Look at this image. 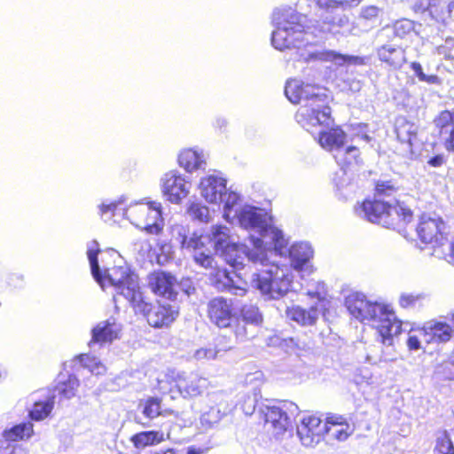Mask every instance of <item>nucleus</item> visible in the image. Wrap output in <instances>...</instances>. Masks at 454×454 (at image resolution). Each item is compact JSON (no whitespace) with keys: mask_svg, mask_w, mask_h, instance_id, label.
Instances as JSON below:
<instances>
[{"mask_svg":"<svg viewBox=\"0 0 454 454\" xmlns=\"http://www.w3.org/2000/svg\"><path fill=\"white\" fill-rule=\"evenodd\" d=\"M272 250L267 251V254ZM247 268L251 271L243 273L231 272L225 269H217L215 272L216 287L228 291L238 296H244L247 291V281L258 289L268 300H278L289 290L291 279L286 270L276 264L269 263V255L263 262L248 263Z\"/></svg>","mask_w":454,"mask_h":454,"instance_id":"nucleus-1","label":"nucleus"},{"mask_svg":"<svg viewBox=\"0 0 454 454\" xmlns=\"http://www.w3.org/2000/svg\"><path fill=\"white\" fill-rule=\"evenodd\" d=\"M271 24L274 27L271 32V45L278 51L295 49L297 59L295 62L306 63L309 74L311 68L309 67L312 58L310 50L312 38V20L307 15L302 14L292 7L276 8L271 14Z\"/></svg>","mask_w":454,"mask_h":454,"instance_id":"nucleus-2","label":"nucleus"},{"mask_svg":"<svg viewBox=\"0 0 454 454\" xmlns=\"http://www.w3.org/2000/svg\"><path fill=\"white\" fill-rule=\"evenodd\" d=\"M240 195L231 193L228 196L223 217L231 223L236 222L241 228L254 232L260 239V247L265 251L275 250L282 254L286 240L280 230L274 227L268 213L260 207L251 205H240Z\"/></svg>","mask_w":454,"mask_h":454,"instance_id":"nucleus-3","label":"nucleus"},{"mask_svg":"<svg viewBox=\"0 0 454 454\" xmlns=\"http://www.w3.org/2000/svg\"><path fill=\"white\" fill-rule=\"evenodd\" d=\"M349 314L362 323L371 324L376 330L377 340L385 346H392L401 324L395 311L383 303L371 301L362 293L352 292L345 297Z\"/></svg>","mask_w":454,"mask_h":454,"instance_id":"nucleus-4","label":"nucleus"},{"mask_svg":"<svg viewBox=\"0 0 454 454\" xmlns=\"http://www.w3.org/2000/svg\"><path fill=\"white\" fill-rule=\"evenodd\" d=\"M204 241L211 244L216 254H219L223 259L234 269V272L246 270L248 263H256L257 262H265L267 254L260 247V239L254 235L249 237V243L253 247L248 248L247 245H239L233 241L230 235V229L226 226H213L208 237L200 236Z\"/></svg>","mask_w":454,"mask_h":454,"instance_id":"nucleus-5","label":"nucleus"},{"mask_svg":"<svg viewBox=\"0 0 454 454\" xmlns=\"http://www.w3.org/2000/svg\"><path fill=\"white\" fill-rule=\"evenodd\" d=\"M394 191L389 182L378 183L376 193L378 199L364 200L356 208L358 216L386 228L403 231V227L412 219V212L403 203L395 200H385L381 196H389Z\"/></svg>","mask_w":454,"mask_h":454,"instance_id":"nucleus-6","label":"nucleus"},{"mask_svg":"<svg viewBox=\"0 0 454 454\" xmlns=\"http://www.w3.org/2000/svg\"><path fill=\"white\" fill-rule=\"evenodd\" d=\"M99 251V245L96 240L88 243L87 255L93 278L102 289H106L107 286L114 288L115 302L120 297H123L131 305L142 294L137 275L127 265L114 266L102 271L98 261Z\"/></svg>","mask_w":454,"mask_h":454,"instance_id":"nucleus-7","label":"nucleus"},{"mask_svg":"<svg viewBox=\"0 0 454 454\" xmlns=\"http://www.w3.org/2000/svg\"><path fill=\"white\" fill-rule=\"evenodd\" d=\"M285 94L291 103L300 106L295 120L309 133L312 128V84L300 79L290 80L286 84Z\"/></svg>","mask_w":454,"mask_h":454,"instance_id":"nucleus-8","label":"nucleus"},{"mask_svg":"<svg viewBox=\"0 0 454 454\" xmlns=\"http://www.w3.org/2000/svg\"><path fill=\"white\" fill-rule=\"evenodd\" d=\"M170 233L172 239L180 245L182 249L192 253L197 264L205 269H215V262L211 249L204 247V241L200 239V236L194 233L189 236V229L183 224H173L170 228Z\"/></svg>","mask_w":454,"mask_h":454,"instance_id":"nucleus-9","label":"nucleus"},{"mask_svg":"<svg viewBox=\"0 0 454 454\" xmlns=\"http://www.w3.org/2000/svg\"><path fill=\"white\" fill-rule=\"evenodd\" d=\"M131 306L136 313L143 314L148 324L155 328L168 326L178 315V309L175 305L168 302L153 305L145 301L143 294L133 301Z\"/></svg>","mask_w":454,"mask_h":454,"instance_id":"nucleus-10","label":"nucleus"},{"mask_svg":"<svg viewBox=\"0 0 454 454\" xmlns=\"http://www.w3.org/2000/svg\"><path fill=\"white\" fill-rule=\"evenodd\" d=\"M126 214L137 221V226H141L149 234L158 235L163 230L164 220L159 202L137 203Z\"/></svg>","mask_w":454,"mask_h":454,"instance_id":"nucleus-11","label":"nucleus"},{"mask_svg":"<svg viewBox=\"0 0 454 454\" xmlns=\"http://www.w3.org/2000/svg\"><path fill=\"white\" fill-rule=\"evenodd\" d=\"M227 180L222 173L214 171L200 178L199 191L200 196L208 203L223 205V214L228 196L237 193L231 188L227 189Z\"/></svg>","mask_w":454,"mask_h":454,"instance_id":"nucleus-12","label":"nucleus"},{"mask_svg":"<svg viewBox=\"0 0 454 454\" xmlns=\"http://www.w3.org/2000/svg\"><path fill=\"white\" fill-rule=\"evenodd\" d=\"M444 223L438 216L423 215L416 228L417 234L420 240L426 244H432L435 247L446 246L450 256L454 260V242L449 244L443 235Z\"/></svg>","mask_w":454,"mask_h":454,"instance_id":"nucleus-13","label":"nucleus"},{"mask_svg":"<svg viewBox=\"0 0 454 454\" xmlns=\"http://www.w3.org/2000/svg\"><path fill=\"white\" fill-rule=\"evenodd\" d=\"M298 411V406L288 401L281 403L280 406H266L262 411L268 430H270L275 437H279L292 427V420L288 412L294 415Z\"/></svg>","mask_w":454,"mask_h":454,"instance_id":"nucleus-14","label":"nucleus"},{"mask_svg":"<svg viewBox=\"0 0 454 454\" xmlns=\"http://www.w3.org/2000/svg\"><path fill=\"white\" fill-rule=\"evenodd\" d=\"M354 429L340 416H331L323 422L320 418L314 417V434L325 435L328 442L346 441Z\"/></svg>","mask_w":454,"mask_h":454,"instance_id":"nucleus-15","label":"nucleus"},{"mask_svg":"<svg viewBox=\"0 0 454 454\" xmlns=\"http://www.w3.org/2000/svg\"><path fill=\"white\" fill-rule=\"evenodd\" d=\"M160 187L168 201L180 204L190 193L191 184L178 171L171 170L160 178Z\"/></svg>","mask_w":454,"mask_h":454,"instance_id":"nucleus-16","label":"nucleus"},{"mask_svg":"<svg viewBox=\"0 0 454 454\" xmlns=\"http://www.w3.org/2000/svg\"><path fill=\"white\" fill-rule=\"evenodd\" d=\"M148 286L157 295L175 300L177 295L176 278L170 273L157 271L148 276Z\"/></svg>","mask_w":454,"mask_h":454,"instance_id":"nucleus-17","label":"nucleus"},{"mask_svg":"<svg viewBox=\"0 0 454 454\" xmlns=\"http://www.w3.org/2000/svg\"><path fill=\"white\" fill-rule=\"evenodd\" d=\"M207 313L211 322L221 328L231 326L235 320L231 302L223 297L214 298L208 302Z\"/></svg>","mask_w":454,"mask_h":454,"instance_id":"nucleus-18","label":"nucleus"},{"mask_svg":"<svg viewBox=\"0 0 454 454\" xmlns=\"http://www.w3.org/2000/svg\"><path fill=\"white\" fill-rule=\"evenodd\" d=\"M433 135L439 137L448 151H454V112L442 111L434 119Z\"/></svg>","mask_w":454,"mask_h":454,"instance_id":"nucleus-19","label":"nucleus"},{"mask_svg":"<svg viewBox=\"0 0 454 454\" xmlns=\"http://www.w3.org/2000/svg\"><path fill=\"white\" fill-rule=\"evenodd\" d=\"M208 410L204 411L200 417L201 424L206 427H212L218 423L227 413L229 406L224 395L221 393H211L207 395Z\"/></svg>","mask_w":454,"mask_h":454,"instance_id":"nucleus-20","label":"nucleus"},{"mask_svg":"<svg viewBox=\"0 0 454 454\" xmlns=\"http://www.w3.org/2000/svg\"><path fill=\"white\" fill-rule=\"evenodd\" d=\"M121 331V325L114 317L99 322L91 330V340L89 342L90 348H93L96 345L102 346L105 343L112 342L119 337Z\"/></svg>","mask_w":454,"mask_h":454,"instance_id":"nucleus-21","label":"nucleus"},{"mask_svg":"<svg viewBox=\"0 0 454 454\" xmlns=\"http://www.w3.org/2000/svg\"><path fill=\"white\" fill-rule=\"evenodd\" d=\"M176 387L179 392L184 396H197L200 395L207 386L205 378L197 373L178 372L175 377Z\"/></svg>","mask_w":454,"mask_h":454,"instance_id":"nucleus-22","label":"nucleus"},{"mask_svg":"<svg viewBox=\"0 0 454 454\" xmlns=\"http://www.w3.org/2000/svg\"><path fill=\"white\" fill-rule=\"evenodd\" d=\"M311 254L310 247L308 243L294 244L289 249V257L292 267L301 272L310 273L309 258Z\"/></svg>","mask_w":454,"mask_h":454,"instance_id":"nucleus-23","label":"nucleus"},{"mask_svg":"<svg viewBox=\"0 0 454 454\" xmlns=\"http://www.w3.org/2000/svg\"><path fill=\"white\" fill-rule=\"evenodd\" d=\"M322 30L334 35H356L355 25L344 14H337L331 19L326 18L323 23Z\"/></svg>","mask_w":454,"mask_h":454,"instance_id":"nucleus-24","label":"nucleus"},{"mask_svg":"<svg viewBox=\"0 0 454 454\" xmlns=\"http://www.w3.org/2000/svg\"><path fill=\"white\" fill-rule=\"evenodd\" d=\"M418 126L407 121L405 118H398L395 123V133L397 139L406 145L405 152L412 153V146L417 141Z\"/></svg>","mask_w":454,"mask_h":454,"instance_id":"nucleus-25","label":"nucleus"},{"mask_svg":"<svg viewBox=\"0 0 454 454\" xmlns=\"http://www.w3.org/2000/svg\"><path fill=\"white\" fill-rule=\"evenodd\" d=\"M322 92L314 91V119H317L320 125L329 127L333 123L331 118V109L328 103L331 97L325 93V90Z\"/></svg>","mask_w":454,"mask_h":454,"instance_id":"nucleus-26","label":"nucleus"},{"mask_svg":"<svg viewBox=\"0 0 454 454\" xmlns=\"http://www.w3.org/2000/svg\"><path fill=\"white\" fill-rule=\"evenodd\" d=\"M346 139L345 132L340 128L319 131L318 143L325 150L334 152V153L342 149Z\"/></svg>","mask_w":454,"mask_h":454,"instance_id":"nucleus-27","label":"nucleus"},{"mask_svg":"<svg viewBox=\"0 0 454 454\" xmlns=\"http://www.w3.org/2000/svg\"><path fill=\"white\" fill-rule=\"evenodd\" d=\"M430 16L438 22L445 23L454 9V0H421Z\"/></svg>","mask_w":454,"mask_h":454,"instance_id":"nucleus-28","label":"nucleus"},{"mask_svg":"<svg viewBox=\"0 0 454 454\" xmlns=\"http://www.w3.org/2000/svg\"><path fill=\"white\" fill-rule=\"evenodd\" d=\"M206 158L203 151L185 149L180 153L178 162L187 172H193L205 168Z\"/></svg>","mask_w":454,"mask_h":454,"instance_id":"nucleus-29","label":"nucleus"},{"mask_svg":"<svg viewBox=\"0 0 454 454\" xmlns=\"http://www.w3.org/2000/svg\"><path fill=\"white\" fill-rule=\"evenodd\" d=\"M314 59L331 61L338 66H344L346 64L362 66L365 64V59L363 57L342 55L333 51H314Z\"/></svg>","mask_w":454,"mask_h":454,"instance_id":"nucleus-30","label":"nucleus"},{"mask_svg":"<svg viewBox=\"0 0 454 454\" xmlns=\"http://www.w3.org/2000/svg\"><path fill=\"white\" fill-rule=\"evenodd\" d=\"M317 302L314 305V311L319 310L325 317L326 314H330L331 309L334 308L332 296L328 294L327 287L324 282H317L314 286V300Z\"/></svg>","mask_w":454,"mask_h":454,"instance_id":"nucleus-31","label":"nucleus"},{"mask_svg":"<svg viewBox=\"0 0 454 454\" xmlns=\"http://www.w3.org/2000/svg\"><path fill=\"white\" fill-rule=\"evenodd\" d=\"M380 59L394 68L400 67L404 61L403 51L401 48L384 45L378 50Z\"/></svg>","mask_w":454,"mask_h":454,"instance_id":"nucleus-32","label":"nucleus"},{"mask_svg":"<svg viewBox=\"0 0 454 454\" xmlns=\"http://www.w3.org/2000/svg\"><path fill=\"white\" fill-rule=\"evenodd\" d=\"M432 342L444 343L453 336V329L444 322L432 320L427 322Z\"/></svg>","mask_w":454,"mask_h":454,"instance_id":"nucleus-33","label":"nucleus"},{"mask_svg":"<svg viewBox=\"0 0 454 454\" xmlns=\"http://www.w3.org/2000/svg\"><path fill=\"white\" fill-rule=\"evenodd\" d=\"M55 395H48L43 400L35 401L29 411V416L33 420H43L49 416L54 406Z\"/></svg>","mask_w":454,"mask_h":454,"instance_id":"nucleus-34","label":"nucleus"},{"mask_svg":"<svg viewBox=\"0 0 454 454\" xmlns=\"http://www.w3.org/2000/svg\"><path fill=\"white\" fill-rule=\"evenodd\" d=\"M34 433L33 424L31 422H24L18 424L10 429L3 432V437L8 442H16L31 437Z\"/></svg>","mask_w":454,"mask_h":454,"instance_id":"nucleus-35","label":"nucleus"},{"mask_svg":"<svg viewBox=\"0 0 454 454\" xmlns=\"http://www.w3.org/2000/svg\"><path fill=\"white\" fill-rule=\"evenodd\" d=\"M139 409L143 415L149 419H153L159 416H165L168 411H163L160 405V400L156 397H149L139 403Z\"/></svg>","mask_w":454,"mask_h":454,"instance_id":"nucleus-36","label":"nucleus"},{"mask_svg":"<svg viewBox=\"0 0 454 454\" xmlns=\"http://www.w3.org/2000/svg\"><path fill=\"white\" fill-rule=\"evenodd\" d=\"M136 448H145L163 441V433L160 431H146L136 434L131 438Z\"/></svg>","mask_w":454,"mask_h":454,"instance_id":"nucleus-37","label":"nucleus"},{"mask_svg":"<svg viewBox=\"0 0 454 454\" xmlns=\"http://www.w3.org/2000/svg\"><path fill=\"white\" fill-rule=\"evenodd\" d=\"M312 416H303L297 424L296 434L302 445L312 446Z\"/></svg>","mask_w":454,"mask_h":454,"instance_id":"nucleus-38","label":"nucleus"},{"mask_svg":"<svg viewBox=\"0 0 454 454\" xmlns=\"http://www.w3.org/2000/svg\"><path fill=\"white\" fill-rule=\"evenodd\" d=\"M359 149L356 146L349 145L342 147L338 153H334V158L337 163L342 167L350 166L352 164H358L359 162Z\"/></svg>","mask_w":454,"mask_h":454,"instance_id":"nucleus-39","label":"nucleus"},{"mask_svg":"<svg viewBox=\"0 0 454 454\" xmlns=\"http://www.w3.org/2000/svg\"><path fill=\"white\" fill-rule=\"evenodd\" d=\"M241 319L248 325L258 327L262 324L263 317L259 308L254 304H245L240 310Z\"/></svg>","mask_w":454,"mask_h":454,"instance_id":"nucleus-40","label":"nucleus"},{"mask_svg":"<svg viewBox=\"0 0 454 454\" xmlns=\"http://www.w3.org/2000/svg\"><path fill=\"white\" fill-rule=\"evenodd\" d=\"M79 387V380L74 375H69L68 379L65 381H60L55 391L61 398L69 400L76 394L77 387Z\"/></svg>","mask_w":454,"mask_h":454,"instance_id":"nucleus-41","label":"nucleus"},{"mask_svg":"<svg viewBox=\"0 0 454 454\" xmlns=\"http://www.w3.org/2000/svg\"><path fill=\"white\" fill-rule=\"evenodd\" d=\"M187 213L192 219L198 220L200 223H208L212 217L209 208L197 202H193L189 206Z\"/></svg>","mask_w":454,"mask_h":454,"instance_id":"nucleus-42","label":"nucleus"},{"mask_svg":"<svg viewBox=\"0 0 454 454\" xmlns=\"http://www.w3.org/2000/svg\"><path fill=\"white\" fill-rule=\"evenodd\" d=\"M398 322L401 324L400 331L395 335V339L398 337V335L402 332H405L408 334L407 339V347L409 350L417 351L422 348L421 340H419L418 337L412 332V324L409 322H402L398 319Z\"/></svg>","mask_w":454,"mask_h":454,"instance_id":"nucleus-43","label":"nucleus"},{"mask_svg":"<svg viewBox=\"0 0 454 454\" xmlns=\"http://www.w3.org/2000/svg\"><path fill=\"white\" fill-rule=\"evenodd\" d=\"M427 298L423 292L402 293L399 297V305L403 309L413 308Z\"/></svg>","mask_w":454,"mask_h":454,"instance_id":"nucleus-44","label":"nucleus"},{"mask_svg":"<svg viewBox=\"0 0 454 454\" xmlns=\"http://www.w3.org/2000/svg\"><path fill=\"white\" fill-rule=\"evenodd\" d=\"M80 361L82 366L87 368L92 374L102 375L106 372L105 365L95 356L85 354L81 355Z\"/></svg>","mask_w":454,"mask_h":454,"instance_id":"nucleus-45","label":"nucleus"},{"mask_svg":"<svg viewBox=\"0 0 454 454\" xmlns=\"http://www.w3.org/2000/svg\"><path fill=\"white\" fill-rule=\"evenodd\" d=\"M288 317L301 325H310L312 324V317L309 311L301 307H293L287 311Z\"/></svg>","mask_w":454,"mask_h":454,"instance_id":"nucleus-46","label":"nucleus"},{"mask_svg":"<svg viewBox=\"0 0 454 454\" xmlns=\"http://www.w3.org/2000/svg\"><path fill=\"white\" fill-rule=\"evenodd\" d=\"M236 325L234 326V334L239 340H244L253 338L255 335V327L248 325L243 319L234 320Z\"/></svg>","mask_w":454,"mask_h":454,"instance_id":"nucleus-47","label":"nucleus"},{"mask_svg":"<svg viewBox=\"0 0 454 454\" xmlns=\"http://www.w3.org/2000/svg\"><path fill=\"white\" fill-rule=\"evenodd\" d=\"M434 450L440 454H454V446L445 431L438 434Z\"/></svg>","mask_w":454,"mask_h":454,"instance_id":"nucleus-48","label":"nucleus"},{"mask_svg":"<svg viewBox=\"0 0 454 454\" xmlns=\"http://www.w3.org/2000/svg\"><path fill=\"white\" fill-rule=\"evenodd\" d=\"M394 34L399 38H404L414 30V24L410 20H401L396 21L393 26Z\"/></svg>","mask_w":454,"mask_h":454,"instance_id":"nucleus-49","label":"nucleus"},{"mask_svg":"<svg viewBox=\"0 0 454 454\" xmlns=\"http://www.w3.org/2000/svg\"><path fill=\"white\" fill-rule=\"evenodd\" d=\"M218 354V350L215 348L207 347L200 348L194 350L191 358L197 362L208 361L215 359Z\"/></svg>","mask_w":454,"mask_h":454,"instance_id":"nucleus-50","label":"nucleus"},{"mask_svg":"<svg viewBox=\"0 0 454 454\" xmlns=\"http://www.w3.org/2000/svg\"><path fill=\"white\" fill-rule=\"evenodd\" d=\"M411 67L419 81L425 82L428 84L440 83V79L438 78V76L434 75V74H430V75L426 74L423 72L422 67L419 63L412 62L411 64Z\"/></svg>","mask_w":454,"mask_h":454,"instance_id":"nucleus-51","label":"nucleus"},{"mask_svg":"<svg viewBox=\"0 0 454 454\" xmlns=\"http://www.w3.org/2000/svg\"><path fill=\"white\" fill-rule=\"evenodd\" d=\"M380 12V9L374 5L363 7L360 12L357 24L360 25L364 20L374 22L377 20Z\"/></svg>","mask_w":454,"mask_h":454,"instance_id":"nucleus-52","label":"nucleus"},{"mask_svg":"<svg viewBox=\"0 0 454 454\" xmlns=\"http://www.w3.org/2000/svg\"><path fill=\"white\" fill-rule=\"evenodd\" d=\"M132 250L141 256L149 254L152 249L150 241L145 238H137L132 241Z\"/></svg>","mask_w":454,"mask_h":454,"instance_id":"nucleus-53","label":"nucleus"},{"mask_svg":"<svg viewBox=\"0 0 454 454\" xmlns=\"http://www.w3.org/2000/svg\"><path fill=\"white\" fill-rule=\"evenodd\" d=\"M354 382L357 386L365 385H372L374 384V380L372 373L366 369H359L354 375Z\"/></svg>","mask_w":454,"mask_h":454,"instance_id":"nucleus-54","label":"nucleus"},{"mask_svg":"<svg viewBox=\"0 0 454 454\" xmlns=\"http://www.w3.org/2000/svg\"><path fill=\"white\" fill-rule=\"evenodd\" d=\"M126 202V197L121 196L117 200L110 201V202H103L100 205V212L102 215H106L107 213L113 214L119 206L123 205Z\"/></svg>","mask_w":454,"mask_h":454,"instance_id":"nucleus-55","label":"nucleus"},{"mask_svg":"<svg viewBox=\"0 0 454 454\" xmlns=\"http://www.w3.org/2000/svg\"><path fill=\"white\" fill-rule=\"evenodd\" d=\"M412 332L418 337L419 340H421V343L426 342L429 344L432 342V337L430 335V331L427 323H426L422 327H414V325H412Z\"/></svg>","mask_w":454,"mask_h":454,"instance_id":"nucleus-56","label":"nucleus"},{"mask_svg":"<svg viewBox=\"0 0 454 454\" xmlns=\"http://www.w3.org/2000/svg\"><path fill=\"white\" fill-rule=\"evenodd\" d=\"M317 4L321 7H334L338 5H352L358 4L361 0H317Z\"/></svg>","mask_w":454,"mask_h":454,"instance_id":"nucleus-57","label":"nucleus"},{"mask_svg":"<svg viewBox=\"0 0 454 454\" xmlns=\"http://www.w3.org/2000/svg\"><path fill=\"white\" fill-rule=\"evenodd\" d=\"M366 362H368L371 364H379L381 362H386L387 359L383 358L381 356H375L372 354H367L365 357Z\"/></svg>","mask_w":454,"mask_h":454,"instance_id":"nucleus-58","label":"nucleus"},{"mask_svg":"<svg viewBox=\"0 0 454 454\" xmlns=\"http://www.w3.org/2000/svg\"><path fill=\"white\" fill-rule=\"evenodd\" d=\"M428 163L432 167L438 168V167H441L444 163V158L442 155H436V156L432 157L429 160Z\"/></svg>","mask_w":454,"mask_h":454,"instance_id":"nucleus-59","label":"nucleus"},{"mask_svg":"<svg viewBox=\"0 0 454 454\" xmlns=\"http://www.w3.org/2000/svg\"><path fill=\"white\" fill-rule=\"evenodd\" d=\"M255 402H256V395H254V399L252 400V403L247 406V408L245 409V412L247 414H252L255 408Z\"/></svg>","mask_w":454,"mask_h":454,"instance_id":"nucleus-60","label":"nucleus"},{"mask_svg":"<svg viewBox=\"0 0 454 454\" xmlns=\"http://www.w3.org/2000/svg\"><path fill=\"white\" fill-rule=\"evenodd\" d=\"M261 376H262V372H256L254 374L247 375L246 380H247V382H248V381L251 382L253 380H258Z\"/></svg>","mask_w":454,"mask_h":454,"instance_id":"nucleus-61","label":"nucleus"},{"mask_svg":"<svg viewBox=\"0 0 454 454\" xmlns=\"http://www.w3.org/2000/svg\"><path fill=\"white\" fill-rule=\"evenodd\" d=\"M153 454H176V451L174 449H168L166 450L155 451Z\"/></svg>","mask_w":454,"mask_h":454,"instance_id":"nucleus-62","label":"nucleus"},{"mask_svg":"<svg viewBox=\"0 0 454 454\" xmlns=\"http://www.w3.org/2000/svg\"><path fill=\"white\" fill-rule=\"evenodd\" d=\"M187 454H201V452L200 451H197L194 449H190L189 451L187 452Z\"/></svg>","mask_w":454,"mask_h":454,"instance_id":"nucleus-63","label":"nucleus"},{"mask_svg":"<svg viewBox=\"0 0 454 454\" xmlns=\"http://www.w3.org/2000/svg\"><path fill=\"white\" fill-rule=\"evenodd\" d=\"M450 321L454 324V312L451 314Z\"/></svg>","mask_w":454,"mask_h":454,"instance_id":"nucleus-64","label":"nucleus"}]
</instances>
